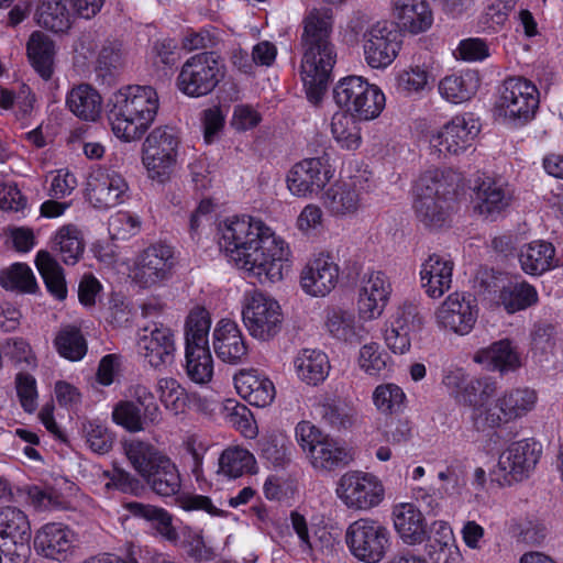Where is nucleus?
Here are the masks:
<instances>
[{
    "label": "nucleus",
    "mask_w": 563,
    "mask_h": 563,
    "mask_svg": "<svg viewBox=\"0 0 563 563\" xmlns=\"http://www.w3.org/2000/svg\"><path fill=\"white\" fill-rule=\"evenodd\" d=\"M219 244L246 277L261 284L283 279L289 247L262 220L249 216L225 220Z\"/></svg>",
    "instance_id": "obj_1"
},
{
    "label": "nucleus",
    "mask_w": 563,
    "mask_h": 563,
    "mask_svg": "<svg viewBox=\"0 0 563 563\" xmlns=\"http://www.w3.org/2000/svg\"><path fill=\"white\" fill-rule=\"evenodd\" d=\"M443 385L450 396L461 405L468 406V419L477 431L495 429L526 417L538 402L534 389L517 387L505 390L495 401L496 382L489 378H470L462 368L446 371Z\"/></svg>",
    "instance_id": "obj_2"
},
{
    "label": "nucleus",
    "mask_w": 563,
    "mask_h": 563,
    "mask_svg": "<svg viewBox=\"0 0 563 563\" xmlns=\"http://www.w3.org/2000/svg\"><path fill=\"white\" fill-rule=\"evenodd\" d=\"M302 24L300 74L308 100L318 104L327 91L336 63V51L331 38L332 14L328 9H312Z\"/></svg>",
    "instance_id": "obj_3"
},
{
    "label": "nucleus",
    "mask_w": 563,
    "mask_h": 563,
    "mask_svg": "<svg viewBox=\"0 0 563 563\" xmlns=\"http://www.w3.org/2000/svg\"><path fill=\"white\" fill-rule=\"evenodd\" d=\"M108 120L113 134L125 142L142 137L158 110V96L151 86H126L114 93Z\"/></svg>",
    "instance_id": "obj_4"
},
{
    "label": "nucleus",
    "mask_w": 563,
    "mask_h": 563,
    "mask_svg": "<svg viewBox=\"0 0 563 563\" xmlns=\"http://www.w3.org/2000/svg\"><path fill=\"white\" fill-rule=\"evenodd\" d=\"M295 438L306 459L317 472H332L352 461L350 451L338 440L309 421H300Z\"/></svg>",
    "instance_id": "obj_5"
},
{
    "label": "nucleus",
    "mask_w": 563,
    "mask_h": 563,
    "mask_svg": "<svg viewBox=\"0 0 563 563\" xmlns=\"http://www.w3.org/2000/svg\"><path fill=\"white\" fill-rule=\"evenodd\" d=\"M334 492L340 503L354 512H371L386 500V486L382 478L362 470L343 473L335 484Z\"/></svg>",
    "instance_id": "obj_6"
},
{
    "label": "nucleus",
    "mask_w": 563,
    "mask_h": 563,
    "mask_svg": "<svg viewBox=\"0 0 563 563\" xmlns=\"http://www.w3.org/2000/svg\"><path fill=\"white\" fill-rule=\"evenodd\" d=\"M335 103L343 113L368 121L377 118L385 108V95L361 76L342 78L333 89Z\"/></svg>",
    "instance_id": "obj_7"
},
{
    "label": "nucleus",
    "mask_w": 563,
    "mask_h": 563,
    "mask_svg": "<svg viewBox=\"0 0 563 563\" xmlns=\"http://www.w3.org/2000/svg\"><path fill=\"white\" fill-rule=\"evenodd\" d=\"M344 541L358 562L379 563L390 550L391 533L380 521L363 517L346 527Z\"/></svg>",
    "instance_id": "obj_8"
},
{
    "label": "nucleus",
    "mask_w": 563,
    "mask_h": 563,
    "mask_svg": "<svg viewBox=\"0 0 563 563\" xmlns=\"http://www.w3.org/2000/svg\"><path fill=\"white\" fill-rule=\"evenodd\" d=\"M225 66L214 52H202L189 57L177 77L179 90L189 97L211 93L222 81Z\"/></svg>",
    "instance_id": "obj_9"
},
{
    "label": "nucleus",
    "mask_w": 563,
    "mask_h": 563,
    "mask_svg": "<svg viewBox=\"0 0 563 563\" xmlns=\"http://www.w3.org/2000/svg\"><path fill=\"white\" fill-rule=\"evenodd\" d=\"M179 136L172 126H157L145 139L142 162L151 179L161 184L167 181L176 166Z\"/></svg>",
    "instance_id": "obj_10"
},
{
    "label": "nucleus",
    "mask_w": 563,
    "mask_h": 563,
    "mask_svg": "<svg viewBox=\"0 0 563 563\" xmlns=\"http://www.w3.org/2000/svg\"><path fill=\"white\" fill-rule=\"evenodd\" d=\"M415 212L418 220L429 229H439L448 220V184L440 170H429L418 180Z\"/></svg>",
    "instance_id": "obj_11"
},
{
    "label": "nucleus",
    "mask_w": 563,
    "mask_h": 563,
    "mask_svg": "<svg viewBox=\"0 0 563 563\" xmlns=\"http://www.w3.org/2000/svg\"><path fill=\"white\" fill-rule=\"evenodd\" d=\"M499 110L516 126H522L534 118L539 108V91L525 78H508L500 93Z\"/></svg>",
    "instance_id": "obj_12"
},
{
    "label": "nucleus",
    "mask_w": 563,
    "mask_h": 563,
    "mask_svg": "<svg viewBox=\"0 0 563 563\" xmlns=\"http://www.w3.org/2000/svg\"><path fill=\"white\" fill-rule=\"evenodd\" d=\"M542 455V444L534 439H522L509 444L499 455L497 473L506 485L527 479Z\"/></svg>",
    "instance_id": "obj_13"
},
{
    "label": "nucleus",
    "mask_w": 563,
    "mask_h": 563,
    "mask_svg": "<svg viewBox=\"0 0 563 563\" xmlns=\"http://www.w3.org/2000/svg\"><path fill=\"white\" fill-rule=\"evenodd\" d=\"M31 523L21 509L0 507V549L13 563H22L30 553Z\"/></svg>",
    "instance_id": "obj_14"
},
{
    "label": "nucleus",
    "mask_w": 563,
    "mask_h": 563,
    "mask_svg": "<svg viewBox=\"0 0 563 563\" xmlns=\"http://www.w3.org/2000/svg\"><path fill=\"white\" fill-rule=\"evenodd\" d=\"M175 265L174 251L169 245L152 244L136 256L131 277L141 288H151L169 279Z\"/></svg>",
    "instance_id": "obj_15"
},
{
    "label": "nucleus",
    "mask_w": 563,
    "mask_h": 563,
    "mask_svg": "<svg viewBox=\"0 0 563 563\" xmlns=\"http://www.w3.org/2000/svg\"><path fill=\"white\" fill-rule=\"evenodd\" d=\"M243 321L252 336L266 341L280 329L282 312L278 302L272 297L253 291L242 311Z\"/></svg>",
    "instance_id": "obj_16"
},
{
    "label": "nucleus",
    "mask_w": 563,
    "mask_h": 563,
    "mask_svg": "<svg viewBox=\"0 0 563 563\" xmlns=\"http://www.w3.org/2000/svg\"><path fill=\"white\" fill-rule=\"evenodd\" d=\"M366 63L372 68H385L397 57L401 47V34L393 22H377L363 35Z\"/></svg>",
    "instance_id": "obj_17"
},
{
    "label": "nucleus",
    "mask_w": 563,
    "mask_h": 563,
    "mask_svg": "<svg viewBox=\"0 0 563 563\" xmlns=\"http://www.w3.org/2000/svg\"><path fill=\"white\" fill-rule=\"evenodd\" d=\"M333 176L327 155L302 159L287 174V188L296 197L319 194Z\"/></svg>",
    "instance_id": "obj_18"
},
{
    "label": "nucleus",
    "mask_w": 563,
    "mask_h": 563,
    "mask_svg": "<svg viewBox=\"0 0 563 563\" xmlns=\"http://www.w3.org/2000/svg\"><path fill=\"white\" fill-rule=\"evenodd\" d=\"M79 547L78 534L63 522H48L34 536V548L43 556L66 562L75 556Z\"/></svg>",
    "instance_id": "obj_19"
},
{
    "label": "nucleus",
    "mask_w": 563,
    "mask_h": 563,
    "mask_svg": "<svg viewBox=\"0 0 563 563\" xmlns=\"http://www.w3.org/2000/svg\"><path fill=\"white\" fill-rule=\"evenodd\" d=\"M87 196L95 208L109 209L124 201L129 186L114 170L98 169L88 179Z\"/></svg>",
    "instance_id": "obj_20"
},
{
    "label": "nucleus",
    "mask_w": 563,
    "mask_h": 563,
    "mask_svg": "<svg viewBox=\"0 0 563 563\" xmlns=\"http://www.w3.org/2000/svg\"><path fill=\"white\" fill-rule=\"evenodd\" d=\"M391 285L385 273L372 271L361 279L358 292V314L363 320L378 318L389 299Z\"/></svg>",
    "instance_id": "obj_21"
},
{
    "label": "nucleus",
    "mask_w": 563,
    "mask_h": 563,
    "mask_svg": "<svg viewBox=\"0 0 563 563\" xmlns=\"http://www.w3.org/2000/svg\"><path fill=\"white\" fill-rule=\"evenodd\" d=\"M437 317L444 328L466 334L477 319L476 300L472 295L453 292L440 306Z\"/></svg>",
    "instance_id": "obj_22"
},
{
    "label": "nucleus",
    "mask_w": 563,
    "mask_h": 563,
    "mask_svg": "<svg viewBox=\"0 0 563 563\" xmlns=\"http://www.w3.org/2000/svg\"><path fill=\"white\" fill-rule=\"evenodd\" d=\"M479 132V125L472 117L456 115L452 118L434 135L431 143L440 153L459 155L472 145Z\"/></svg>",
    "instance_id": "obj_23"
},
{
    "label": "nucleus",
    "mask_w": 563,
    "mask_h": 563,
    "mask_svg": "<svg viewBox=\"0 0 563 563\" xmlns=\"http://www.w3.org/2000/svg\"><path fill=\"white\" fill-rule=\"evenodd\" d=\"M233 385L242 399L258 408L271 406L276 397V388L271 378L253 367L235 372Z\"/></svg>",
    "instance_id": "obj_24"
},
{
    "label": "nucleus",
    "mask_w": 563,
    "mask_h": 563,
    "mask_svg": "<svg viewBox=\"0 0 563 563\" xmlns=\"http://www.w3.org/2000/svg\"><path fill=\"white\" fill-rule=\"evenodd\" d=\"M290 522L302 552L309 555H318L330 553L333 550L335 538L325 525L308 522L297 511L290 514Z\"/></svg>",
    "instance_id": "obj_25"
},
{
    "label": "nucleus",
    "mask_w": 563,
    "mask_h": 563,
    "mask_svg": "<svg viewBox=\"0 0 563 563\" xmlns=\"http://www.w3.org/2000/svg\"><path fill=\"white\" fill-rule=\"evenodd\" d=\"M391 520L395 531L408 545L421 544L426 540L427 521L420 508L411 501L393 506Z\"/></svg>",
    "instance_id": "obj_26"
},
{
    "label": "nucleus",
    "mask_w": 563,
    "mask_h": 563,
    "mask_svg": "<svg viewBox=\"0 0 563 563\" xmlns=\"http://www.w3.org/2000/svg\"><path fill=\"white\" fill-rule=\"evenodd\" d=\"M339 267L329 255L311 261L301 274V286L311 296L323 297L336 285Z\"/></svg>",
    "instance_id": "obj_27"
},
{
    "label": "nucleus",
    "mask_w": 563,
    "mask_h": 563,
    "mask_svg": "<svg viewBox=\"0 0 563 563\" xmlns=\"http://www.w3.org/2000/svg\"><path fill=\"white\" fill-rule=\"evenodd\" d=\"M454 264L438 254H432L421 266V286L431 298H440L451 288Z\"/></svg>",
    "instance_id": "obj_28"
},
{
    "label": "nucleus",
    "mask_w": 563,
    "mask_h": 563,
    "mask_svg": "<svg viewBox=\"0 0 563 563\" xmlns=\"http://www.w3.org/2000/svg\"><path fill=\"white\" fill-rule=\"evenodd\" d=\"M474 209L485 217L504 211L511 200L509 190L499 181L485 178L474 188Z\"/></svg>",
    "instance_id": "obj_29"
},
{
    "label": "nucleus",
    "mask_w": 563,
    "mask_h": 563,
    "mask_svg": "<svg viewBox=\"0 0 563 563\" xmlns=\"http://www.w3.org/2000/svg\"><path fill=\"white\" fill-rule=\"evenodd\" d=\"M518 258L521 269L532 276L542 275L558 266L554 246L540 240L522 245Z\"/></svg>",
    "instance_id": "obj_30"
},
{
    "label": "nucleus",
    "mask_w": 563,
    "mask_h": 563,
    "mask_svg": "<svg viewBox=\"0 0 563 563\" xmlns=\"http://www.w3.org/2000/svg\"><path fill=\"white\" fill-rule=\"evenodd\" d=\"M211 317L202 306H195L188 312L184 324L185 352H210L209 332Z\"/></svg>",
    "instance_id": "obj_31"
},
{
    "label": "nucleus",
    "mask_w": 563,
    "mask_h": 563,
    "mask_svg": "<svg viewBox=\"0 0 563 563\" xmlns=\"http://www.w3.org/2000/svg\"><path fill=\"white\" fill-rule=\"evenodd\" d=\"M257 462L253 453L240 445L224 449L218 459L217 474L225 479H236L257 473Z\"/></svg>",
    "instance_id": "obj_32"
},
{
    "label": "nucleus",
    "mask_w": 563,
    "mask_h": 563,
    "mask_svg": "<svg viewBox=\"0 0 563 563\" xmlns=\"http://www.w3.org/2000/svg\"><path fill=\"white\" fill-rule=\"evenodd\" d=\"M394 14L399 24L412 34L427 31L433 22L432 11L426 0H394Z\"/></svg>",
    "instance_id": "obj_33"
},
{
    "label": "nucleus",
    "mask_w": 563,
    "mask_h": 563,
    "mask_svg": "<svg viewBox=\"0 0 563 563\" xmlns=\"http://www.w3.org/2000/svg\"><path fill=\"white\" fill-rule=\"evenodd\" d=\"M86 243L75 224L60 227L51 240V249L66 265H75L82 257Z\"/></svg>",
    "instance_id": "obj_34"
},
{
    "label": "nucleus",
    "mask_w": 563,
    "mask_h": 563,
    "mask_svg": "<svg viewBox=\"0 0 563 563\" xmlns=\"http://www.w3.org/2000/svg\"><path fill=\"white\" fill-rule=\"evenodd\" d=\"M123 508L131 516L151 522L156 532L166 541L177 543L179 536L173 525V517L164 508L137 501L125 503Z\"/></svg>",
    "instance_id": "obj_35"
},
{
    "label": "nucleus",
    "mask_w": 563,
    "mask_h": 563,
    "mask_svg": "<svg viewBox=\"0 0 563 563\" xmlns=\"http://www.w3.org/2000/svg\"><path fill=\"white\" fill-rule=\"evenodd\" d=\"M437 478L443 484L441 488L416 486L411 490L412 497L432 512L440 509L439 498L449 495L448 485H451L452 488L459 485L457 466L454 463L445 464L444 467L438 471Z\"/></svg>",
    "instance_id": "obj_36"
},
{
    "label": "nucleus",
    "mask_w": 563,
    "mask_h": 563,
    "mask_svg": "<svg viewBox=\"0 0 563 563\" xmlns=\"http://www.w3.org/2000/svg\"><path fill=\"white\" fill-rule=\"evenodd\" d=\"M66 104L80 120L96 121L101 113L102 98L90 85L81 84L68 92Z\"/></svg>",
    "instance_id": "obj_37"
},
{
    "label": "nucleus",
    "mask_w": 563,
    "mask_h": 563,
    "mask_svg": "<svg viewBox=\"0 0 563 563\" xmlns=\"http://www.w3.org/2000/svg\"><path fill=\"white\" fill-rule=\"evenodd\" d=\"M27 57L34 70L45 80L53 75L55 45L52 38L43 32L35 31L26 44Z\"/></svg>",
    "instance_id": "obj_38"
},
{
    "label": "nucleus",
    "mask_w": 563,
    "mask_h": 563,
    "mask_svg": "<svg viewBox=\"0 0 563 563\" xmlns=\"http://www.w3.org/2000/svg\"><path fill=\"white\" fill-rule=\"evenodd\" d=\"M325 325L330 334L351 345L361 343L365 334L362 325H357L353 312L340 308L329 309Z\"/></svg>",
    "instance_id": "obj_39"
},
{
    "label": "nucleus",
    "mask_w": 563,
    "mask_h": 563,
    "mask_svg": "<svg viewBox=\"0 0 563 563\" xmlns=\"http://www.w3.org/2000/svg\"><path fill=\"white\" fill-rule=\"evenodd\" d=\"M360 195L353 183H335L323 196L324 207L334 216H347L360 208Z\"/></svg>",
    "instance_id": "obj_40"
},
{
    "label": "nucleus",
    "mask_w": 563,
    "mask_h": 563,
    "mask_svg": "<svg viewBox=\"0 0 563 563\" xmlns=\"http://www.w3.org/2000/svg\"><path fill=\"white\" fill-rule=\"evenodd\" d=\"M35 265L40 272L47 291L58 300L67 297V286L64 276V269L56 258L45 250L36 254Z\"/></svg>",
    "instance_id": "obj_41"
},
{
    "label": "nucleus",
    "mask_w": 563,
    "mask_h": 563,
    "mask_svg": "<svg viewBox=\"0 0 563 563\" xmlns=\"http://www.w3.org/2000/svg\"><path fill=\"white\" fill-rule=\"evenodd\" d=\"M125 454L135 472L144 479L154 474L155 467L167 457L155 446L142 441H131L125 444Z\"/></svg>",
    "instance_id": "obj_42"
},
{
    "label": "nucleus",
    "mask_w": 563,
    "mask_h": 563,
    "mask_svg": "<svg viewBox=\"0 0 563 563\" xmlns=\"http://www.w3.org/2000/svg\"><path fill=\"white\" fill-rule=\"evenodd\" d=\"M478 89V78L474 73L451 75L439 82V92L442 98L452 103H462L472 98Z\"/></svg>",
    "instance_id": "obj_43"
},
{
    "label": "nucleus",
    "mask_w": 563,
    "mask_h": 563,
    "mask_svg": "<svg viewBox=\"0 0 563 563\" xmlns=\"http://www.w3.org/2000/svg\"><path fill=\"white\" fill-rule=\"evenodd\" d=\"M372 402L375 409L384 416L398 415L406 408L407 395L399 385L383 383L374 388Z\"/></svg>",
    "instance_id": "obj_44"
},
{
    "label": "nucleus",
    "mask_w": 563,
    "mask_h": 563,
    "mask_svg": "<svg viewBox=\"0 0 563 563\" xmlns=\"http://www.w3.org/2000/svg\"><path fill=\"white\" fill-rule=\"evenodd\" d=\"M294 364L298 377L309 385L323 382L331 367L327 354H299Z\"/></svg>",
    "instance_id": "obj_45"
},
{
    "label": "nucleus",
    "mask_w": 563,
    "mask_h": 563,
    "mask_svg": "<svg viewBox=\"0 0 563 563\" xmlns=\"http://www.w3.org/2000/svg\"><path fill=\"white\" fill-rule=\"evenodd\" d=\"M145 481L161 496H173L180 490L181 479L176 464L167 456Z\"/></svg>",
    "instance_id": "obj_46"
},
{
    "label": "nucleus",
    "mask_w": 563,
    "mask_h": 563,
    "mask_svg": "<svg viewBox=\"0 0 563 563\" xmlns=\"http://www.w3.org/2000/svg\"><path fill=\"white\" fill-rule=\"evenodd\" d=\"M211 444L208 439L197 432H186L179 445L183 459H188L191 473L198 479L202 475V466Z\"/></svg>",
    "instance_id": "obj_47"
},
{
    "label": "nucleus",
    "mask_w": 563,
    "mask_h": 563,
    "mask_svg": "<svg viewBox=\"0 0 563 563\" xmlns=\"http://www.w3.org/2000/svg\"><path fill=\"white\" fill-rule=\"evenodd\" d=\"M499 300L509 313H515L536 305L538 302V292L527 282L516 283L500 290Z\"/></svg>",
    "instance_id": "obj_48"
},
{
    "label": "nucleus",
    "mask_w": 563,
    "mask_h": 563,
    "mask_svg": "<svg viewBox=\"0 0 563 563\" xmlns=\"http://www.w3.org/2000/svg\"><path fill=\"white\" fill-rule=\"evenodd\" d=\"M125 63L123 44L119 40H107L96 60V73L103 79L118 73Z\"/></svg>",
    "instance_id": "obj_49"
},
{
    "label": "nucleus",
    "mask_w": 563,
    "mask_h": 563,
    "mask_svg": "<svg viewBox=\"0 0 563 563\" xmlns=\"http://www.w3.org/2000/svg\"><path fill=\"white\" fill-rule=\"evenodd\" d=\"M356 117L336 112L331 119V134L335 142L345 150H356L361 144L360 128Z\"/></svg>",
    "instance_id": "obj_50"
},
{
    "label": "nucleus",
    "mask_w": 563,
    "mask_h": 563,
    "mask_svg": "<svg viewBox=\"0 0 563 563\" xmlns=\"http://www.w3.org/2000/svg\"><path fill=\"white\" fill-rule=\"evenodd\" d=\"M70 14L64 0H43L37 9V23L55 33L69 27Z\"/></svg>",
    "instance_id": "obj_51"
},
{
    "label": "nucleus",
    "mask_w": 563,
    "mask_h": 563,
    "mask_svg": "<svg viewBox=\"0 0 563 563\" xmlns=\"http://www.w3.org/2000/svg\"><path fill=\"white\" fill-rule=\"evenodd\" d=\"M156 393L165 409L175 416L183 413L188 406L190 394L175 378H161Z\"/></svg>",
    "instance_id": "obj_52"
},
{
    "label": "nucleus",
    "mask_w": 563,
    "mask_h": 563,
    "mask_svg": "<svg viewBox=\"0 0 563 563\" xmlns=\"http://www.w3.org/2000/svg\"><path fill=\"white\" fill-rule=\"evenodd\" d=\"M0 284L8 290L33 294L37 290V283L32 269L22 263L13 264L0 274Z\"/></svg>",
    "instance_id": "obj_53"
},
{
    "label": "nucleus",
    "mask_w": 563,
    "mask_h": 563,
    "mask_svg": "<svg viewBox=\"0 0 563 563\" xmlns=\"http://www.w3.org/2000/svg\"><path fill=\"white\" fill-rule=\"evenodd\" d=\"M213 349L214 352L223 350H235L236 352L242 349H249L238 324L229 319H222L218 322L213 330Z\"/></svg>",
    "instance_id": "obj_54"
},
{
    "label": "nucleus",
    "mask_w": 563,
    "mask_h": 563,
    "mask_svg": "<svg viewBox=\"0 0 563 563\" xmlns=\"http://www.w3.org/2000/svg\"><path fill=\"white\" fill-rule=\"evenodd\" d=\"M137 346L145 352H174V334L169 328L163 325L152 330L144 329L137 340Z\"/></svg>",
    "instance_id": "obj_55"
},
{
    "label": "nucleus",
    "mask_w": 563,
    "mask_h": 563,
    "mask_svg": "<svg viewBox=\"0 0 563 563\" xmlns=\"http://www.w3.org/2000/svg\"><path fill=\"white\" fill-rule=\"evenodd\" d=\"M424 541L427 555L434 554L439 550L457 544L451 525L444 520H435L431 523L429 534H426Z\"/></svg>",
    "instance_id": "obj_56"
},
{
    "label": "nucleus",
    "mask_w": 563,
    "mask_h": 563,
    "mask_svg": "<svg viewBox=\"0 0 563 563\" xmlns=\"http://www.w3.org/2000/svg\"><path fill=\"white\" fill-rule=\"evenodd\" d=\"M112 420L130 432H139L144 429L141 408L133 401L118 402L112 410Z\"/></svg>",
    "instance_id": "obj_57"
},
{
    "label": "nucleus",
    "mask_w": 563,
    "mask_h": 563,
    "mask_svg": "<svg viewBox=\"0 0 563 563\" xmlns=\"http://www.w3.org/2000/svg\"><path fill=\"white\" fill-rule=\"evenodd\" d=\"M321 417L333 428L351 426L354 419V410L346 402L339 399H328L321 405Z\"/></svg>",
    "instance_id": "obj_58"
},
{
    "label": "nucleus",
    "mask_w": 563,
    "mask_h": 563,
    "mask_svg": "<svg viewBox=\"0 0 563 563\" xmlns=\"http://www.w3.org/2000/svg\"><path fill=\"white\" fill-rule=\"evenodd\" d=\"M473 361L484 371L501 375L516 371L522 364L519 354H474Z\"/></svg>",
    "instance_id": "obj_59"
},
{
    "label": "nucleus",
    "mask_w": 563,
    "mask_h": 563,
    "mask_svg": "<svg viewBox=\"0 0 563 563\" xmlns=\"http://www.w3.org/2000/svg\"><path fill=\"white\" fill-rule=\"evenodd\" d=\"M82 432L91 451L104 454L111 449L113 437L102 422L98 420L87 421L82 426Z\"/></svg>",
    "instance_id": "obj_60"
},
{
    "label": "nucleus",
    "mask_w": 563,
    "mask_h": 563,
    "mask_svg": "<svg viewBox=\"0 0 563 563\" xmlns=\"http://www.w3.org/2000/svg\"><path fill=\"white\" fill-rule=\"evenodd\" d=\"M413 311V307H408V311L402 312V317L396 320V324H393L390 329L385 331V342L391 352H406L410 349L409 327L406 314L415 317Z\"/></svg>",
    "instance_id": "obj_61"
},
{
    "label": "nucleus",
    "mask_w": 563,
    "mask_h": 563,
    "mask_svg": "<svg viewBox=\"0 0 563 563\" xmlns=\"http://www.w3.org/2000/svg\"><path fill=\"white\" fill-rule=\"evenodd\" d=\"M186 373L197 384H206L211 380L214 371L212 354H185Z\"/></svg>",
    "instance_id": "obj_62"
},
{
    "label": "nucleus",
    "mask_w": 563,
    "mask_h": 563,
    "mask_svg": "<svg viewBox=\"0 0 563 563\" xmlns=\"http://www.w3.org/2000/svg\"><path fill=\"white\" fill-rule=\"evenodd\" d=\"M225 409L232 410L230 415V422L247 439H254L257 433L256 422L246 406L236 402L233 399H228Z\"/></svg>",
    "instance_id": "obj_63"
},
{
    "label": "nucleus",
    "mask_w": 563,
    "mask_h": 563,
    "mask_svg": "<svg viewBox=\"0 0 563 563\" xmlns=\"http://www.w3.org/2000/svg\"><path fill=\"white\" fill-rule=\"evenodd\" d=\"M15 388L23 410L33 413L38 406L36 379L30 374L19 373L15 377Z\"/></svg>",
    "instance_id": "obj_64"
}]
</instances>
